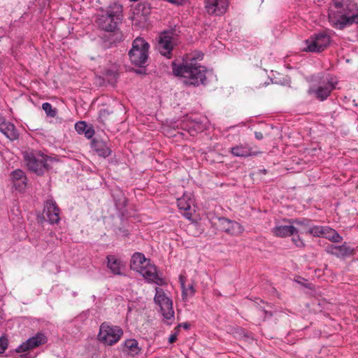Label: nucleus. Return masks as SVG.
<instances>
[{"instance_id": "1", "label": "nucleus", "mask_w": 358, "mask_h": 358, "mask_svg": "<svg viewBox=\"0 0 358 358\" xmlns=\"http://www.w3.org/2000/svg\"><path fill=\"white\" fill-rule=\"evenodd\" d=\"M328 17L332 27L342 30L358 24V6L352 0H333Z\"/></svg>"}, {"instance_id": "2", "label": "nucleus", "mask_w": 358, "mask_h": 358, "mask_svg": "<svg viewBox=\"0 0 358 358\" xmlns=\"http://www.w3.org/2000/svg\"><path fill=\"white\" fill-rule=\"evenodd\" d=\"M196 59L195 57H191L180 65L173 63V74L183 78L186 85L199 86L204 84L206 80V69L197 64Z\"/></svg>"}, {"instance_id": "3", "label": "nucleus", "mask_w": 358, "mask_h": 358, "mask_svg": "<svg viewBox=\"0 0 358 358\" xmlns=\"http://www.w3.org/2000/svg\"><path fill=\"white\" fill-rule=\"evenodd\" d=\"M130 267L132 270L139 273L148 282L162 285L164 280L157 273V267L151 264L150 260L145 258L141 252L133 255Z\"/></svg>"}, {"instance_id": "4", "label": "nucleus", "mask_w": 358, "mask_h": 358, "mask_svg": "<svg viewBox=\"0 0 358 358\" xmlns=\"http://www.w3.org/2000/svg\"><path fill=\"white\" fill-rule=\"evenodd\" d=\"M122 6L117 3L110 4L105 14L96 20L99 27L106 31H114L122 20Z\"/></svg>"}, {"instance_id": "5", "label": "nucleus", "mask_w": 358, "mask_h": 358, "mask_svg": "<svg viewBox=\"0 0 358 358\" xmlns=\"http://www.w3.org/2000/svg\"><path fill=\"white\" fill-rule=\"evenodd\" d=\"M24 157L29 170L38 176H41L47 171L50 168L49 162L53 160L41 152H26Z\"/></svg>"}, {"instance_id": "6", "label": "nucleus", "mask_w": 358, "mask_h": 358, "mask_svg": "<svg viewBox=\"0 0 358 358\" xmlns=\"http://www.w3.org/2000/svg\"><path fill=\"white\" fill-rule=\"evenodd\" d=\"M154 301L160 308L164 323L168 325L172 324L175 319L173 301L168 297L164 290L159 287H156L155 289Z\"/></svg>"}, {"instance_id": "7", "label": "nucleus", "mask_w": 358, "mask_h": 358, "mask_svg": "<svg viewBox=\"0 0 358 358\" xmlns=\"http://www.w3.org/2000/svg\"><path fill=\"white\" fill-rule=\"evenodd\" d=\"M150 45L142 38H136L129 52L131 62L138 66H143L148 57Z\"/></svg>"}, {"instance_id": "8", "label": "nucleus", "mask_w": 358, "mask_h": 358, "mask_svg": "<svg viewBox=\"0 0 358 358\" xmlns=\"http://www.w3.org/2000/svg\"><path fill=\"white\" fill-rule=\"evenodd\" d=\"M122 335L123 331L120 327L110 325L108 322H103L100 325L97 337L102 343L113 345L120 340Z\"/></svg>"}, {"instance_id": "9", "label": "nucleus", "mask_w": 358, "mask_h": 358, "mask_svg": "<svg viewBox=\"0 0 358 358\" xmlns=\"http://www.w3.org/2000/svg\"><path fill=\"white\" fill-rule=\"evenodd\" d=\"M177 37L171 31H165L159 36L157 48L163 56L170 57L173 47L177 44Z\"/></svg>"}, {"instance_id": "10", "label": "nucleus", "mask_w": 358, "mask_h": 358, "mask_svg": "<svg viewBox=\"0 0 358 358\" xmlns=\"http://www.w3.org/2000/svg\"><path fill=\"white\" fill-rule=\"evenodd\" d=\"M330 43V37L325 33H320L313 35L306 41V46L303 51L319 52L324 50Z\"/></svg>"}, {"instance_id": "11", "label": "nucleus", "mask_w": 358, "mask_h": 358, "mask_svg": "<svg viewBox=\"0 0 358 358\" xmlns=\"http://www.w3.org/2000/svg\"><path fill=\"white\" fill-rule=\"evenodd\" d=\"M337 81L333 78H327L326 83H323L317 88L310 87L308 93L310 95H314L320 101L325 100L331 94L332 90L336 88Z\"/></svg>"}, {"instance_id": "12", "label": "nucleus", "mask_w": 358, "mask_h": 358, "mask_svg": "<svg viewBox=\"0 0 358 358\" xmlns=\"http://www.w3.org/2000/svg\"><path fill=\"white\" fill-rule=\"evenodd\" d=\"M229 0H205V9L210 15L220 16L228 10Z\"/></svg>"}, {"instance_id": "13", "label": "nucleus", "mask_w": 358, "mask_h": 358, "mask_svg": "<svg viewBox=\"0 0 358 358\" xmlns=\"http://www.w3.org/2000/svg\"><path fill=\"white\" fill-rule=\"evenodd\" d=\"M294 219L285 220L278 222L272 229L273 234L278 237L284 238L296 234L297 227L294 226Z\"/></svg>"}, {"instance_id": "14", "label": "nucleus", "mask_w": 358, "mask_h": 358, "mask_svg": "<svg viewBox=\"0 0 358 358\" xmlns=\"http://www.w3.org/2000/svg\"><path fill=\"white\" fill-rule=\"evenodd\" d=\"M47 337L41 332L37 333L34 336L29 338L26 342L22 343L17 348V352H24L30 349L35 348L47 342Z\"/></svg>"}, {"instance_id": "15", "label": "nucleus", "mask_w": 358, "mask_h": 358, "mask_svg": "<svg viewBox=\"0 0 358 358\" xmlns=\"http://www.w3.org/2000/svg\"><path fill=\"white\" fill-rule=\"evenodd\" d=\"M10 179L15 188L23 191L27 187V178L23 171L16 169L11 172Z\"/></svg>"}, {"instance_id": "16", "label": "nucleus", "mask_w": 358, "mask_h": 358, "mask_svg": "<svg viewBox=\"0 0 358 358\" xmlns=\"http://www.w3.org/2000/svg\"><path fill=\"white\" fill-rule=\"evenodd\" d=\"M44 211L45 212L49 222L51 224L57 223L59 220V209L53 200H48Z\"/></svg>"}, {"instance_id": "17", "label": "nucleus", "mask_w": 358, "mask_h": 358, "mask_svg": "<svg viewBox=\"0 0 358 358\" xmlns=\"http://www.w3.org/2000/svg\"><path fill=\"white\" fill-rule=\"evenodd\" d=\"M107 259V267L114 275H122L125 265L122 261L114 255H108Z\"/></svg>"}, {"instance_id": "18", "label": "nucleus", "mask_w": 358, "mask_h": 358, "mask_svg": "<svg viewBox=\"0 0 358 358\" xmlns=\"http://www.w3.org/2000/svg\"><path fill=\"white\" fill-rule=\"evenodd\" d=\"M230 152L234 157H248L256 155L248 143H241L232 147Z\"/></svg>"}, {"instance_id": "19", "label": "nucleus", "mask_w": 358, "mask_h": 358, "mask_svg": "<svg viewBox=\"0 0 358 358\" xmlns=\"http://www.w3.org/2000/svg\"><path fill=\"white\" fill-rule=\"evenodd\" d=\"M222 225L225 232L234 236L241 234L244 230L243 227L238 222L225 218L222 220Z\"/></svg>"}, {"instance_id": "20", "label": "nucleus", "mask_w": 358, "mask_h": 358, "mask_svg": "<svg viewBox=\"0 0 358 358\" xmlns=\"http://www.w3.org/2000/svg\"><path fill=\"white\" fill-rule=\"evenodd\" d=\"M0 131L10 141L16 140L19 136L18 131L15 125L7 120L0 127Z\"/></svg>"}, {"instance_id": "21", "label": "nucleus", "mask_w": 358, "mask_h": 358, "mask_svg": "<svg viewBox=\"0 0 358 358\" xmlns=\"http://www.w3.org/2000/svg\"><path fill=\"white\" fill-rule=\"evenodd\" d=\"M92 147L94 150L101 157H108L111 150L108 145L102 141H93Z\"/></svg>"}, {"instance_id": "22", "label": "nucleus", "mask_w": 358, "mask_h": 358, "mask_svg": "<svg viewBox=\"0 0 358 358\" xmlns=\"http://www.w3.org/2000/svg\"><path fill=\"white\" fill-rule=\"evenodd\" d=\"M124 348V350L132 356L138 355L141 351L138 343L135 339H128L125 341Z\"/></svg>"}, {"instance_id": "23", "label": "nucleus", "mask_w": 358, "mask_h": 358, "mask_svg": "<svg viewBox=\"0 0 358 358\" xmlns=\"http://www.w3.org/2000/svg\"><path fill=\"white\" fill-rule=\"evenodd\" d=\"M177 203L180 210L187 211L190 210L192 205L194 204V200L190 195L184 194L182 197L178 199Z\"/></svg>"}, {"instance_id": "24", "label": "nucleus", "mask_w": 358, "mask_h": 358, "mask_svg": "<svg viewBox=\"0 0 358 358\" xmlns=\"http://www.w3.org/2000/svg\"><path fill=\"white\" fill-rule=\"evenodd\" d=\"M294 224H296L299 227L297 228V231L296 234L300 232L301 234H308L309 229L311 227L310 222L306 219H294Z\"/></svg>"}, {"instance_id": "25", "label": "nucleus", "mask_w": 358, "mask_h": 358, "mask_svg": "<svg viewBox=\"0 0 358 358\" xmlns=\"http://www.w3.org/2000/svg\"><path fill=\"white\" fill-rule=\"evenodd\" d=\"M322 237L335 243H338L342 240V237L336 230L327 226H325Z\"/></svg>"}, {"instance_id": "26", "label": "nucleus", "mask_w": 358, "mask_h": 358, "mask_svg": "<svg viewBox=\"0 0 358 358\" xmlns=\"http://www.w3.org/2000/svg\"><path fill=\"white\" fill-rule=\"evenodd\" d=\"M332 252L337 256H345V255L351 254L352 250L350 248H349L345 245H343L335 247L334 251Z\"/></svg>"}, {"instance_id": "27", "label": "nucleus", "mask_w": 358, "mask_h": 358, "mask_svg": "<svg viewBox=\"0 0 358 358\" xmlns=\"http://www.w3.org/2000/svg\"><path fill=\"white\" fill-rule=\"evenodd\" d=\"M42 108L49 117H54L57 115V109L52 108V105L48 102L43 103L42 104Z\"/></svg>"}, {"instance_id": "28", "label": "nucleus", "mask_w": 358, "mask_h": 358, "mask_svg": "<svg viewBox=\"0 0 358 358\" xmlns=\"http://www.w3.org/2000/svg\"><path fill=\"white\" fill-rule=\"evenodd\" d=\"M182 296L183 300H186L188 296H192L195 292L194 284H190L187 287L186 286L182 288Z\"/></svg>"}, {"instance_id": "29", "label": "nucleus", "mask_w": 358, "mask_h": 358, "mask_svg": "<svg viewBox=\"0 0 358 358\" xmlns=\"http://www.w3.org/2000/svg\"><path fill=\"white\" fill-rule=\"evenodd\" d=\"M325 227L323 226H312L309 229V233L308 234H311L314 236H322L324 233Z\"/></svg>"}, {"instance_id": "30", "label": "nucleus", "mask_w": 358, "mask_h": 358, "mask_svg": "<svg viewBox=\"0 0 358 358\" xmlns=\"http://www.w3.org/2000/svg\"><path fill=\"white\" fill-rule=\"evenodd\" d=\"M87 125L85 122H78L75 125V129L78 133H84Z\"/></svg>"}, {"instance_id": "31", "label": "nucleus", "mask_w": 358, "mask_h": 358, "mask_svg": "<svg viewBox=\"0 0 358 358\" xmlns=\"http://www.w3.org/2000/svg\"><path fill=\"white\" fill-rule=\"evenodd\" d=\"M293 238H292V241L294 242V243L295 244L296 246L297 247H304L305 244L303 243V241L300 238V237L299 236H294L293 235Z\"/></svg>"}, {"instance_id": "32", "label": "nucleus", "mask_w": 358, "mask_h": 358, "mask_svg": "<svg viewBox=\"0 0 358 358\" xmlns=\"http://www.w3.org/2000/svg\"><path fill=\"white\" fill-rule=\"evenodd\" d=\"M8 347L7 341L5 338H0V353H3Z\"/></svg>"}, {"instance_id": "33", "label": "nucleus", "mask_w": 358, "mask_h": 358, "mask_svg": "<svg viewBox=\"0 0 358 358\" xmlns=\"http://www.w3.org/2000/svg\"><path fill=\"white\" fill-rule=\"evenodd\" d=\"M84 134L87 138H90L94 135V131L92 128L87 127V129L84 131Z\"/></svg>"}, {"instance_id": "34", "label": "nucleus", "mask_w": 358, "mask_h": 358, "mask_svg": "<svg viewBox=\"0 0 358 358\" xmlns=\"http://www.w3.org/2000/svg\"><path fill=\"white\" fill-rule=\"evenodd\" d=\"M177 335H178V333L177 332H175L173 334H172L169 338V342L170 343H174L176 340H177Z\"/></svg>"}, {"instance_id": "35", "label": "nucleus", "mask_w": 358, "mask_h": 358, "mask_svg": "<svg viewBox=\"0 0 358 358\" xmlns=\"http://www.w3.org/2000/svg\"><path fill=\"white\" fill-rule=\"evenodd\" d=\"M179 281L180 283L181 288H184L185 286V278L182 275H180L179 276Z\"/></svg>"}, {"instance_id": "36", "label": "nucleus", "mask_w": 358, "mask_h": 358, "mask_svg": "<svg viewBox=\"0 0 358 358\" xmlns=\"http://www.w3.org/2000/svg\"><path fill=\"white\" fill-rule=\"evenodd\" d=\"M255 136L257 140H262L264 138L263 134L260 131H255Z\"/></svg>"}, {"instance_id": "37", "label": "nucleus", "mask_w": 358, "mask_h": 358, "mask_svg": "<svg viewBox=\"0 0 358 358\" xmlns=\"http://www.w3.org/2000/svg\"><path fill=\"white\" fill-rule=\"evenodd\" d=\"M189 326H190L189 324H188L187 322H184V323L178 324L177 328H180L182 327L185 329H188L189 328Z\"/></svg>"}, {"instance_id": "38", "label": "nucleus", "mask_w": 358, "mask_h": 358, "mask_svg": "<svg viewBox=\"0 0 358 358\" xmlns=\"http://www.w3.org/2000/svg\"><path fill=\"white\" fill-rule=\"evenodd\" d=\"M6 120L3 117L0 116V127L6 122Z\"/></svg>"}, {"instance_id": "39", "label": "nucleus", "mask_w": 358, "mask_h": 358, "mask_svg": "<svg viewBox=\"0 0 358 358\" xmlns=\"http://www.w3.org/2000/svg\"><path fill=\"white\" fill-rule=\"evenodd\" d=\"M197 59H202V55H199L198 56Z\"/></svg>"}, {"instance_id": "40", "label": "nucleus", "mask_w": 358, "mask_h": 358, "mask_svg": "<svg viewBox=\"0 0 358 358\" xmlns=\"http://www.w3.org/2000/svg\"><path fill=\"white\" fill-rule=\"evenodd\" d=\"M137 73H142V70L137 71Z\"/></svg>"}]
</instances>
